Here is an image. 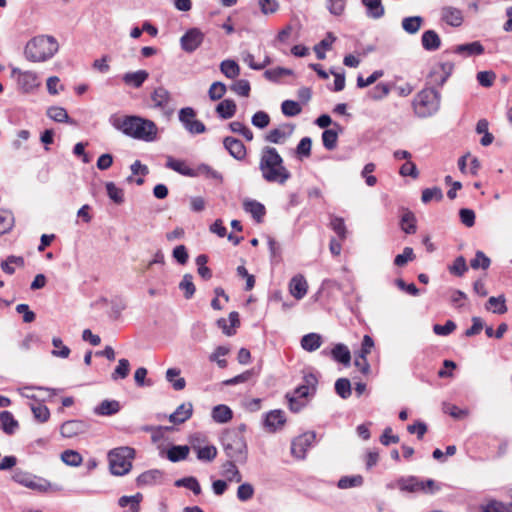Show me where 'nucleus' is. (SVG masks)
I'll list each match as a JSON object with an SVG mask.
<instances>
[{"label": "nucleus", "instance_id": "6", "mask_svg": "<svg viewBox=\"0 0 512 512\" xmlns=\"http://www.w3.org/2000/svg\"><path fill=\"white\" fill-rule=\"evenodd\" d=\"M135 457V450L128 446L114 448L108 453V460L111 473L123 476L130 472L132 460Z\"/></svg>", "mask_w": 512, "mask_h": 512}, {"label": "nucleus", "instance_id": "40", "mask_svg": "<svg viewBox=\"0 0 512 512\" xmlns=\"http://www.w3.org/2000/svg\"><path fill=\"white\" fill-rule=\"evenodd\" d=\"M232 417V410L224 404L217 405L212 410V418L217 423H227Z\"/></svg>", "mask_w": 512, "mask_h": 512}, {"label": "nucleus", "instance_id": "50", "mask_svg": "<svg viewBox=\"0 0 512 512\" xmlns=\"http://www.w3.org/2000/svg\"><path fill=\"white\" fill-rule=\"evenodd\" d=\"M443 199V192L440 187L425 188L422 190L421 201L424 204L429 203L432 200L437 202Z\"/></svg>", "mask_w": 512, "mask_h": 512}, {"label": "nucleus", "instance_id": "30", "mask_svg": "<svg viewBox=\"0 0 512 512\" xmlns=\"http://www.w3.org/2000/svg\"><path fill=\"white\" fill-rule=\"evenodd\" d=\"M120 411V403L117 400H103L94 409V413L100 416H111Z\"/></svg>", "mask_w": 512, "mask_h": 512}, {"label": "nucleus", "instance_id": "22", "mask_svg": "<svg viewBox=\"0 0 512 512\" xmlns=\"http://www.w3.org/2000/svg\"><path fill=\"white\" fill-rule=\"evenodd\" d=\"M163 478V472L159 469H151L141 473L137 479V486H150L160 483Z\"/></svg>", "mask_w": 512, "mask_h": 512}, {"label": "nucleus", "instance_id": "56", "mask_svg": "<svg viewBox=\"0 0 512 512\" xmlns=\"http://www.w3.org/2000/svg\"><path fill=\"white\" fill-rule=\"evenodd\" d=\"M14 224V217L10 211L0 210V234L8 233Z\"/></svg>", "mask_w": 512, "mask_h": 512}, {"label": "nucleus", "instance_id": "24", "mask_svg": "<svg viewBox=\"0 0 512 512\" xmlns=\"http://www.w3.org/2000/svg\"><path fill=\"white\" fill-rule=\"evenodd\" d=\"M307 289H308L307 281L305 280V278L302 275L294 276L291 279L290 284H289V290H290L291 295L293 297H295L296 299H298V300L302 299L306 295Z\"/></svg>", "mask_w": 512, "mask_h": 512}, {"label": "nucleus", "instance_id": "46", "mask_svg": "<svg viewBox=\"0 0 512 512\" xmlns=\"http://www.w3.org/2000/svg\"><path fill=\"white\" fill-rule=\"evenodd\" d=\"M174 485L176 487H185L191 490L195 495H199L202 492L198 480L193 476L178 479L175 481Z\"/></svg>", "mask_w": 512, "mask_h": 512}, {"label": "nucleus", "instance_id": "37", "mask_svg": "<svg viewBox=\"0 0 512 512\" xmlns=\"http://www.w3.org/2000/svg\"><path fill=\"white\" fill-rule=\"evenodd\" d=\"M322 344V337L317 333H308L301 339V347L308 351H316Z\"/></svg>", "mask_w": 512, "mask_h": 512}, {"label": "nucleus", "instance_id": "7", "mask_svg": "<svg viewBox=\"0 0 512 512\" xmlns=\"http://www.w3.org/2000/svg\"><path fill=\"white\" fill-rule=\"evenodd\" d=\"M14 482L39 492H46L51 487V483L46 479L38 477L30 472L16 469L12 475Z\"/></svg>", "mask_w": 512, "mask_h": 512}, {"label": "nucleus", "instance_id": "9", "mask_svg": "<svg viewBox=\"0 0 512 512\" xmlns=\"http://www.w3.org/2000/svg\"><path fill=\"white\" fill-rule=\"evenodd\" d=\"M205 34L199 28L188 29L180 38V46L186 53H193L203 43Z\"/></svg>", "mask_w": 512, "mask_h": 512}, {"label": "nucleus", "instance_id": "13", "mask_svg": "<svg viewBox=\"0 0 512 512\" xmlns=\"http://www.w3.org/2000/svg\"><path fill=\"white\" fill-rule=\"evenodd\" d=\"M294 125L283 124L278 128L270 130L265 135V141L273 144H283L292 135Z\"/></svg>", "mask_w": 512, "mask_h": 512}, {"label": "nucleus", "instance_id": "8", "mask_svg": "<svg viewBox=\"0 0 512 512\" xmlns=\"http://www.w3.org/2000/svg\"><path fill=\"white\" fill-rule=\"evenodd\" d=\"M316 440V433L314 431L305 432L292 440L291 454L298 458L304 459L306 453Z\"/></svg>", "mask_w": 512, "mask_h": 512}, {"label": "nucleus", "instance_id": "53", "mask_svg": "<svg viewBox=\"0 0 512 512\" xmlns=\"http://www.w3.org/2000/svg\"><path fill=\"white\" fill-rule=\"evenodd\" d=\"M335 392L342 399H347L351 396V383L347 378H339L335 382Z\"/></svg>", "mask_w": 512, "mask_h": 512}, {"label": "nucleus", "instance_id": "43", "mask_svg": "<svg viewBox=\"0 0 512 512\" xmlns=\"http://www.w3.org/2000/svg\"><path fill=\"white\" fill-rule=\"evenodd\" d=\"M335 40L336 37L333 35V33L329 32L327 33V36L323 40H321L317 45L314 46V51L319 60L325 59V50L330 49Z\"/></svg>", "mask_w": 512, "mask_h": 512}, {"label": "nucleus", "instance_id": "58", "mask_svg": "<svg viewBox=\"0 0 512 512\" xmlns=\"http://www.w3.org/2000/svg\"><path fill=\"white\" fill-rule=\"evenodd\" d=\"M196 265L198 266V274L204 279L209 280L212 277V272L209 267L206 266L208 257L205 254H200L196 257Z\"/></svg>", "mask_w": 512, "mask_h": 512}, {"label": "nucleus", "instance_id": "3", "mask_svg": "<svg viewBox=\"0 0 512 512\" xmlns=\"http://www.w3.org/2000/svg\"><path fill=\"white\" fill-rule=\"evenodd\" d=\"M58 49V42L53 36L39 35L26 43L24 55L30 62H45L52 58Z\"/></svg>", "mask_w": 512, "mask_h": 512}, {"label": "nucleus", "instance_id": "51", "mask_svg": "<svg viewBox=\"0 0 512 512\" xmlns=\"http://www.w3.org/2000/svg\"><path fill=\"white\" fill-rule=\"evenodd\" d=\"M106 191L108 197L116 204H122L124 202V191L117 187L114 182H107Z\"/></svg>", "mask_w": 512, "mask_h": 512}, {"label": "nucleus", "instance_id": "25", "mask_svg": "<svg viewBox=\"0 0 512 512\" xmlns=\"http://www.w3.org/2000/svg\"><path fill=\"white\" fill-rule=\"evenodd\" d=\"M192 413V404L190 402L183 403L169 416V420L174 424H182L192 416Z\"/></svg>", "mask_w": 512, "mask_h": 512}, {"label": "nucleus", "instance_id": "59", "mask_svg": "<svg viewBox=\"0 0 512 512\" xmlns=\"http://www.w3.org/2000/svg\"><path fill=\"white\" fill-rule=\"evenodd\" d=\"M363 484V477L361 475L344 476L340 478L337 486L340 489H348L352 487H358Z\"/></svg>", "mask_w": 512, "mask_h": 512}, {"label": "nucleus", "instance_id": "49", "mask_svg": "<svg viewBox=\"0 0 512 512\" xmlns=\"http://www.w3.org/2000/svg\"><path fill=\"white\" fill-rule=\"evenodd\" d=\"M130 372V363L127 359L122 358L118 361V365L111 374V379L117 381L119 379H125Z\"/></svg>", "mask_w": 512, "mask_h": 512}, {"label": "nucleus", "instance_id": "11", "mask_svg": "<svg viewBox=\"0 0 512 512\" xmlns=\"http://www.w3.org/2000/svg\"><path fill=\"white\" fill-rule=\"evenodd\" d=\"M286 423L284 411L275 409L264 415L263 427L269 433H275L281 430Z\"/></svg>", "mask_w": 512, "mask_h": 512}, {"label": "nucleus", "instance_id": "47", "mask_svg": "<svg viewBox=\"0 0 512 512\" xmlns=\"http://www.w3.org/2000/svg\"><path fill=\"white\" fill-rule=\"evenodd\" d=\"M61 460L68 466L78 467L83 462L81 454L75 450H65L61 453Z\"/></svg>", "mask_w": 512, "mask_h": 512}, {"label": "nucleus", "instance_id": "29", "mask_svg": "<svg viewBox=\"0 0 512 512\" xmlns=\"http://www.w3.org/2000/svg\"><path fill=\"white\" fill-rule=\"evenodd\" d=\"M0 423L1 429L7 435L14 434L17 428L19 427V423L14 418L13 414L10 411L6 410L0 412Z\"/></svg>", "mask_w": 512, "mask_h": 512}, {"label": "nucleus", "instance_id": "35", "mask_svg": "<svg viewBox=\"0 0 512 512\" xmlns=\"http://www.w3.org/2000/svg\"><path fill=\"white\" fill-rule=\"evenodd\" d=\"M236 110V103L232 99H224L216 107V112L223 119L232 118L235 115Z\"/></svg>", "mask_w": 512, "mask_h": 512}, {"label": "nucleus", "instance_id": "45", "mask_svg": "<svg viewBox=\"0 0 512 512\" xmlns=\"http://www.w3.org/2000/svg\"><path fill=\"white\" fill-rule=\"evenodd\" d=\"M400 225L406 234H414L416 232V218L413 212L406 210L401 217Z\"/></svg>", "mask_w": 512, "mask_h": 512}, {"label": "nucleus", "instance_id": "48", "mask_svg": "<svg viewBox=\"0 0 512 512\" xmlns=\"http://www.w3.org/2000/svg\"><path fill=\"white\" fill-rule=\"evenodd\" d=\"M179 289L184 292V297L186 299H191L196 291L195 285L193 283V276L191 274H185L179 283Z\"/></svg>", "mask_w": 512, "mask_h": 512}, {"label": "nucleus", "instance_id": "5", "mask_svg": "<svg viewBox=\"0 0 512 512\" xmlns=\"http://www.w3.org/2000/svg\"><path fill=\"white\" fill-rule=\"evenodd\" d=\"M222 446L228 459L245 464L248 459L246 440L240 431H227L222 436Z\"/></svg>", "mask_w": 512, "mask_h": 512}, {"label": "nucleus", "instance_id": "63", "mask_svg": "<svg viewBox=\"0 0 512 512\" xmlns=\"http://www.w3.org/2000/svg\"><path fill=\"white\" fill-rule=\"evenodd\" d=\"M490 264H491L490 258L487 257L480 250L475 253V257L470 261V266L473 269L482 268L483 270H486L489 268Z\"/></svg>", "mask_w": 512, "mask_h": 512}, {"label": "nucleus", "instance_id": "42", "mask_svg": "<svg viewBox=\"0 0 512 512\" xmlns=\"http://www.w3.org/2000/svg\"><path fill=\"white\" fill-rule=\"evenodd\" d=\"M487 310L493 311L495 314H504L507 312L506 300L503 295L498 297H490L485 305Z\"/></svg>", "mask_w": 512, "mask_h": 512}, {"label": "nucleus", "instance_id": "1", "mask_svg": "<svg viewBox=\"0 0 512 512\" xmlns=\"http://www.w3.org/2000/svg\"><path fill=\"white\" fill-rule=\"evenodd\" d=\"M259 170L262 178L268 183L284 185L291 178V173L285 167L282 156L276 148L271 146H264L261 149Z\"/></svg>", "mask_w": 512, "mask_h": 512}, {"label": "nucleus", "instance_id": "18", "mask_svg": "<svg viewBox=\"0 0 512 512\" xmlns=\"http://www.w3.org/2000/svg\"><path fill=\"white\" fill-rule=\"evenodd\" d=\"M344 128L339 123H333L332 129H326L322 133L323 146L327 150H334L337 146L338 134L342 133Z\"/></svg>", "mask_w": 512, "mask_h": 512}, {"label": "nucleus", "instance_id": "4", "mask_svg": "<svg viewBox=\"0 0 512 512\" xmlns=\"http://www.w3.org/2000/svg\"><path fill=\"white\" fill-rule=\"evenodd\" d=\"M440 103L441 93L433 87H427L415 95L412 106L417 117L427 118L439 111Z\"/></svg>", "mask_w": 512, "mask_h": 512}, {"label": "nucleus", "instance_id": "27", "mask_svg": "<svg viewBox=\"0 0 512 512\" xmlns=\"http://www.w3.org/2000/svg\"><path fill=\"white\" fill-rule=\"evenodd\" d=\"M366 8V15L368 18L380 19L385 14V8L382 0H361Z\"/></svg>", "mask_w": 512, "mask_h": 512}, {"label": "nucleus", "instance_id": "36", "mask_svg": "<svg viewBox=\"0 0 512 512\" xmlns=\"http://www.w3.org/2000/svg\"><path fill=\"white\" fill-rule=\"evenodd\" d=\"M197 176H204L207 179H213L219 183L223 181L222 174L207 164H200L194 169V177Z\"/></svg>", "mask_w": 512, "mask_h": 512}, {"label": "nucleus", "instance_id": "28", "mask_svg": "<svg viewBox=\"0 0 512 512\" xmlns=\"http://www.w3.org/2000/svg\"><path fill=\"white\" fill-rule=\"evenodd\" d=\"M454 52L459 55L476 56L484 53V46L479 41L457 45Z\"/></svg>", "mask_w": 512, "mask_h": 512}, {"label": "nucleus", "instance_id": "14", "mask_svg": "<svg viewBox=\"0 0 512 512\" xmlns=\"http://www.w3.org/2000/svg\"><path fill=\"white\" fill-rule=\"evenodd\" d=\"M223 146L228 153L236 160H243L247 151L243 142L237 138L227 136L223 139Z\"/></svg>", "mask_w": 512, "mask_h": 512}, {"label": "nucleus", "instance_id": "38", "mask_svg": "<svg viewBox=\"0 0 512 512\" xmlns=\"http://www.w3.org/2000/svg\"><path fill=\"white\" fill-rule=\"evenodd\" d=\"M424 19L421 16H410L402 19L401 25L403 30L408 34H416L422 24Z\"/></svg>", "mask_w": 512, "mask_h": 512}, {"label": "nucleus", "instance_id": "61", "mask_svg": "<svg viewBox=\"0 0 512 512\" xmlns=\"http://www.w3.org/2000/svg\"><path fill=\"white\" fill-rule=\"evenodd\" d=\"M482 512H511L509 504H504L497 500H491L486 505L481 506Z\"/></svg>", "mask_w": 512, "mask_h": 512}, {"label": "nucleus", "instance_id": "62", "mask_svg": "<svg viewBox=\"0 0 512 512\" xmlns=\"http://www.w3.org/2000/svg\"><path fill=\"white\" fill-rule=\"evenodd\" d=\"M230 90L242 97H248L250 94V83L246 79L236 80L231 86Z\"/></svg>", "mask_w": 512, "mask_h": 512}, {"label": "nucleus", "instance_id": "57", "mask_svg": "<svg viewBox=\"0 0 512 512\" xmlns=\"http://www.w3.org/2000/svg\"><path fill=\"white\" fill-rule=\"evenodd\" d=\"M281 111L287 117H294L301 113L300 104L294 100H285L281 104Z\"/></svg>", "mask_w": 512, "mask_h": 512}, {"label": "nucleus", "instance_id": "16", "mask_svg": "<svg viewBox=\"0 0 512 512\" xmlns=\"http://www.w3.org/2000/svg\"><path fill=\"white\" fill-rule=\"evenodd\" d=\"M441 19L452 27H459L463 23V13L452 6H444L441 9Z\"/></svg>", "mask_w": 512, "mask_h": 512}, {"label": "nucleus", "instance_id": "34", "mask_svg": "<svg viewBox=\"0 0 512 512\" xmlns=\"http://www.w3.org/2000/svg\"><path fill=\"white\" fill-rule=\"evenodd\" d=\"M47 116L55 122L58 123H70L74 124L75 122L69 117L65 108L60 106H51L46 111Z\"/></svg>", "mask_w": 512, "mask_h": 512}, {"label": "nucleus", "instance_id": "39", "mask_svg": "<svg viewBox=\"0 0 512 512\" xmlns=\"http://www.w3.org/2000/svg\"><path fill=\"white\" fill-rule=\"evenodd\" d=\"M190 448L187 445H174L167 451V458L171 462H179L185 460L189 455Z\"/></svg>", "mask_w": 512, "mask_h": 512}, {"label": "nucleus", "instance_id": "52", "mask_svg": "<svg viewBox=\"0 0 512 512\" xmlns=\"http://www.w3.org/2000/svg\"><path fill=\"white\" fill-rule=\"evenodd\" d=\"M330 228L337 234L340 240L346 239L347 228L342 217L332 216L330 220Z\"/></svg>", "mask_w": 512, "mask_h": 512}, {"label": "nucleus", "instance_id": "31", "mask_svg": "<svg viewBox=\"0 0 512 512\" xmlns=\"http://www.w3.org/2000/svg\"><path fill=\"white\" fill-rule=\"evenodd\" d=\"M143 500V495L141 493H136L135 495L131 496H121L118 499V505L121 508H129L130 512H139L141 507L140 503Z\"/></svg>", "mask_w": 512, "mask_h": 512}, {"label": "nucleus", "instance_id": "55", "mask_svg": "<svg viewBox=\"0 0 512 512\" xmlns=\"http://www.w3.org/2000/svg\"><path fill=\"white\" fill-rule=\"evenodd\" d=\"M31 410L34 418L40 423H45L50 418V410L42 403L31 405Z\"/></svg>", "mask_w": 512, "mask_h": 512}, {"label": "nucleus", "instance_id": "32", "mask_svg": "<svg viewBox=\"0 0 512 512\" xmlns=\"http://www.w3.org/2000/svg\"><path fill=\"white\" fill-rule=\"evenodd\" d=\"M151 100L153 101L156 108L164 109L168 106L171 100V95L167 89L160 86L155 88L152 92Z\"/></svg>", "mask_w": 512, "mask_h": 512}, {"label": "nucleus", "instance_id": "12", "mask_svg": "<svg viewBox=\"0 0 512 512\" xmlns=\"http://www.w3.org/2000/svg\"><path fill=\"white\" fill-rule=\"evenodd\" d=\"M89 425L83 420H68L60 426V434L63 438H73L88 431Z\"/></svg>", "mask_w": 512, "mask_h": 512}, {"label": "nucleus", "instance_id": "26", "mask_svg": "<svg viewBox=\"0 0 512 512\" xmlns=\"http://www.w3.org/2000/svg\"><path fill=\"white\" fill-rule=\"evenodd\" d=\"M149 74L146 70H138L135 72H127L123 75V82L134 88H140L143 83L148 79Z\"/></svg>", "mask_w": 512, "mask_h": 512}, {"label": "nucleus", "instance_id": "44", "mask_svg": "<svg viewBox=\"0 0 512 512\" xmlns=\"http://www.w3.org/2000/svg\"><path fill=\"white\" fill-rule=\"evenodd\" d=\"M220 71L229 79H235L240 74V67L234 60H224L220 64Z\"/></svg>", "mask_w": 512, "mask_h": 512}, {"label": "nucleus", "instance_id": "33", "mask_svg": "<svg viewBox=\"0 0 512 512\" xmlns=\"http://www.w3.org/2000/svg\"><path fill=\"white\" fill-rule=\"evenodd\" d=\"M166 167L188 177H194V169L186 165L185 161L167 157Z\"/></svg>", "mask_w": 512, "mask_h": 512}, {"label": "nucleus", "instance_id": "60", "mask_svg": "<svg viewBox=\"0 0 512 512\" xmlns=\"http://www.w3.org/2000/svg\"><path fill=\"white\" fill-rule=\"evenodd\" d=\"M293 71L288 68L283 67H276L273 69H268L264 72V77L269 80L276 82L278 81L282 76L292 75Z\"/></svg>", "mask_w": 512, "mask_h": 512}, {"label": "nucleus", "instance_id": "2", "mask_svg": "<svg viewBox=\"0 0 512 512\" xmlns=\"http://www.w3.org/2000/svg\"><path fill=\"white\" fill-rule=\"evenodd\" d=\"M113 125L125 135L137 140L154 142L158 138V127L155 122L140 116H124L117 119Z\"/></svg>", "mask_w": 512, "mask_h": 512}, {"label": "nucleus", "instance_id": "64", "mask_svg": "<svg viewBox=\"0 0 512 512\" xmlns=\"http://www.w3.org/2000/svg\"><path fill=\"white\" fill-rule=\"evenodd\" d=\"M52 345L54 346V350H52L51 354L55 357L67 358L70 355V348L63 344V341L59 337H54L52 339Z\"/></svg>", "mask_w": 512, "mask_h": 512}, {"label": "nucleus", "instance_id": "54", "mask_svg": "<svg viewBox=\"0 0 512 512\" xmlns=\"http://www.w3.org/2000/svg\"><path fill=\"white\" fill-rule=\"evenodd\" d=\"M449 272L457 277H462L467 271L468 266L463 256H458L452 265L448 267Z\"/></svg>", "mask_w": 512, "mask_h": 512}, {"label": "nucleus", "instance_id": "19", "mask_svg": "<svg viewBox=\"0 0 512 512\" xmlns=\"http://www.w3.org/2000/svg\"><path fill=\"white\" fill-rule=\"evenodd\" d=\"M243 209L245 212L251 214L257 223H261L266 214L265 206L262 203L252 199H247L243 202Z\"/></svg>", "mask_w": 512, "mask_h": 512}, {"label": "nucleus", "instance_id": "17", "mask_svg": "<svg viewBox=\"0 0 512 512\" xmlns=\"http://www.w3.org/2000/svg\"><path fill=\"white\" fill-rule=\"evenodd\" d=\"M323 355H331L332 359L336 362H339L345 366L350 365L351 362V353L348 347L342 343L336 344L333 349L328 352L327 350L322 351Z\"/></svg>", "mask_w": 512, "mask_h": 512}, {"label": "nucleus", "instance_id": "20", "mask_svg": "<svg viewBox=\"0 0 512 512\" xmlns=\"http://www.w3.org/2000/svg\"><path fill=\"white\" fill-rule=\"evenodd\" d=\"M196 437H192L190 440L193 450L196 451L197 459L204 462H211L217 456V449L213 445H206L201 447L195 444Z\"/></svg>", "mask_w": 512, "mask_h": 512}, {"label": "nucleus", "instance_id": "15", "mask_svg": "<svg viewBox=\"0 0 512 512\" xmlns=\"http://www.w3.org/2000/svg\"><path fill=\"white\" fill-rule=\"evenodd\" d=\"M397 486L403 492L417 493L425 490L424 482L416 476L399 478Z\"/></svg>", "mask_w": 512, "mask_h": 512}, {"label": "nucleus", "instance_id": "23", "mask_svg": "<svg viewBox=\"0 0 512 512\" xmlns=\"http://www.w3.org/2000/svg\"><path fill=\"white\" fill-rule=\"evenodd\" d=\"M421 44L426 51H436L441 46V38L434 30H426L421 37Z\"/></svg>", "mask_w": 512, "mask_h": 512}, {"label": "nucleus", "instance_id": "41", "mask_svg": "<svg viewBox=\"0 0 512 512\" xmlns=\"http://www.w3.org/2000/svg\"><path fill=\"white\" fill-rule=\"evenodd\" d=\"M180 369L178 368H169L166 371V379L168 382L172 384V387L176 391L183 390L186 386V381L184 378L179 377Z\"/></svg>", "mask_w": 512, "mask_h": 512}, {"label": "nucleus", "instance_id": "10", "mask_svg": "<svg viewBox=\"0 0 512 512\" xmlns=\"http://www.w3.org/2000/svg\"><path fill=\"white\" fill-rule=\"evenodd\" d=\"M11 76L16 77L17 85L24 93L32 91L39 85L37 75L32 71H22L17 67H11Z\"/></svg>", "mask_w": 512, "mask_h": 512}, {"label": "nucleus", "instance_id": "21", "mask_svg": "<svg viewBox=\"0 0 512 512\" xmlns=\"http://www.w3.org/2000/svg\"><path fill=\"white\" fill-rule=\"evenodd\" d=\"M237 461L228 459L222 464L221 475L229 482L240 483L242 481V475L236 466Z\"/></svg>", "mask_w": 512, "mask_h": 512}]
</instances>
